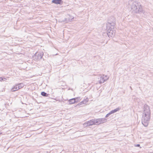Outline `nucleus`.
I'll return each mask as SVG.
<instances>
[{
	"label": "nucleus",
	"instance_id": "f257e3e1",
	"mask_svg": "<svg viewBox=\"0 0 153 153\" xmlns=\"http://www.w3.org/2000/svg\"><path fill=\"white\" fill-rule=\"evenodd\" d=\"M115 25V20L113 16L109 17L107 24L106 29L107 33L108 36L112 37L115 35V31L114 30V26Z\"/></svg>",
	"mask_w": 153,
	"mask_h": 153
},
{
	"label": "nucleus",
	"instance_id": "39448f33",
	"mask_svg": "<svg viewBox=\"0 0 153 153\" xmlns=\"http://www.w3.org/2000/svg\"><path fill=\"white\" fill-rule=\"evenodd\" d=\"M95 120L96 125H99L101 123H103L107 121V119L105 118L96 119Z\"/></svg>",
	"mask_w": 153,
	"mask_h": 153
},
{
	"label": "nucleus",
	"instance_id": "a211bd4d",
	"mask_svg": "<svg viewBox=\"0 0 153 153\" xmlns=\"http://www.w3.org/2000/svg\"><path fill=\"white\" fill-rule=\"evenodd\" d=\"M135 146L136 147H139L140 146V145L139 144H137L135 145Z\"/></svg>",
	"mask_w": 153,
	"mask_h": 153
},
{
	"label": "nucleus",
	"instance_id": "1a4fd4ad",
	"mask_svg": "<svg viewBox=\"0 0 153 153\" xmlns=\"http://www.w3.org/2000/svg\"><path fill=\"white\" fill-rule=\"evenodd\" d=\"M88 99L87 98H86V99H85L83 101H82L78 103V105L79 106L82 104H85L88 102Z\"/></svg>",
	"mask_w": 153,
	"mask_h": 153
},
{
	"label": "nucleus",
	"instance_id": "ddd939ff",
	"mask_svg": "<svg viewBox=\"0 0 153 153\" xmlns=\"http://www.w3.org/2000/svg\"><path fill=\"white\" fill-rule=\"evenodd\" d=\"M17 85L18 87V88L19 89L22 88L24 86V85L23 83H20L17 84Z\"/></svg>",
	"mask_w": 153,
	"mask_h": 153
},
{
	"label": "nucleus",
	"instance_id": "9d476101",
	"mask_svg": "<svg viewBox=\"0 0 153 153\" xmlns=\"http://www.w3.org/2000/svg\"><path fill=\"white\" fill-rule=\"evenodd\" d=\"M62 2V0H53L52 1L53 3L56 4H60Z\"/></svg>",
	"mask_w": 153,
	"mask_h": 153
},
{
	"label": "nucleus",
	"instance_id": "f03ea898",
	"mask_svg": "<svg viewBox=\"0 0 153 153\" xmlns=\"http://www.w3.org/2000/svg\"><path fill=\"white\" fill-rule=\"evenodd\" d=\"M150 111L149 106L145 104L144 106L143 111L142 118V123L143 125L148 126L150 119Z\"/></svg>",
	"mask_w": 153,
	"mask_h": 153
},
{
	"label": "nucleus",
	"instance_id": "dca6fc26",
	"mask_svg": "<svg viewBox=\"0 0 153 153\" xmlns=\"http://www.w3.org/2000/svg\"><path fill=\"white\" fill-rule=\"evenodd\" d=\"M7 79L5 78H1V77H0V81H5Z\"/></svg>",
	"mask_w": 153,
	"mask_h": 153
},
{
	"label": "nucleus",
	"instance_id": "4468645a",
	"mask_svg": "<svg viewBox=\"0 0 153 153\" xmlns=\"http://www.w3.org/2000/svg\"><path fill=\"white\" fill-rule=\"evenodd\" d=\"M75 100V103L76 102H79L81 99V97H76V98H74Z\"/></svg>",
	"mask_w": 153,
	"mask_h": 153
},
{
	"label": "nucleus",
	"instance_id": "f3484780",
	"mask_svg": "<svg viewBox=\"0 0 153 153\" xmlns=\"http://www.w3.org/2000/svg\"><path fill=\"white\" fill-rule=\"evenodd\" d=\"M68 22V21L67 20V19L65 18L64 20H62L61 22H65V23H66V22Z\"/></svg>",
	"mask_w": 153,
	"mask_h": 153
},
{
	"label": "nucleus",
	"instance_id": "7ed1b4c3",
	"mask_svg": "<svg viewBox=\"0 0 153 153\" xmlns=\"http://www.w3.org/2000/svg\"><path fill=\"white\" fill-rule=\"evenodd\" d=\"M129 7L131 8L133 12L136 13L143 12L141 4L134 0H129L128 1Z\"/></svg>",
	"mask_w": 153,
	"mask_h": 153
},
{
	"label": "nucleus",
	"instance_id": "423d86ee",
	"mask_svg": "<svg viewBox=\"0 0 153 153\" xmlns=\"http://www.w3.org/2000/svg\"><path fill=\"white\" fill-rule=\"evenodd\" d=\"M43 55V52H37L34 55V59L36 60L40 59L42 58Z\"/></svg>",
	"mask_w": 153,
	"mask_h": 153
},
{
	"label": "nucleus",
	"instance_id": "9b49d317",
	"mask_svg": "<svg viewBox=\"0 0 153 153\" xmlns=\"http://www.w3.org/2000/svg\"><path fill=\"white\" fill-rule=\"evenodd\" d=\"M19 89L18 88V87L17 85V84H16V85L13 87L11 89V91H12L14 92L16 91H17L19 90Z\"/></svg>",
	"mask_w": 153,
	"mask_h": 153
},
{
	"label": "nucleus",
	"instance_id": "6ab92c4d",
	"mask_svg": "<svg viewBox=\"0 0 153 153\" xmlns=\"http://www.w3.org/2000/svg\"><path fill=\"white\" fill-rule=\"evenodd\" d=\"M130 87L131 89H132L131 87V86H130Z\"/></svg>",
	"mask_w": 153,
	"mask_h": 153
},
{
	"label": "nucleus",
	"instance_id": "f8f14e48",
	"mask_svg": "<svg viewBox=\"0 0 153 153\" xmlns=\"http://www.w3.org/2000/svg\"><path fill=\"white\" fill-rule=\"evenodd\" d=\"M74 98H72L69 100V104H73L75 103V100Z\"/></svg>",
	"mask_w": 153,
	"mask_h": 153
},
{
	"label": "nucleus",
	"instance_id": "20e7f679",
	"mask_svg": "<svg viewBox=\"0 0 153 153\" xmlns=\"http://www.w3.org/2000/svg\"><path fill=\"white\" fill-rule=\"evenodd\" d=\"M100 78H98V81H99L100 84H102L104 83L105 81L108 79L109 77L107 75H103L102 76H99Z\"/></svg>",
	"mask_w": 153,
	"mask_h": 153
},
{
	"label": "nucleus",
	"instance_id": "2eb2a0df",
	"mask_svg": "<svg viewBox=\"0 0 153 153\" xmlns=\"http://www.w3.org/2000/svg\"><path fill=\"white\" fill-rule=\"evenodd\" d=\"M41 94L44 97H48V94L45 92H42L41 93Z\"/></svg>",
	"mask_w": 153,
	"mask_h": 153
},
{
	"label": "nucleus",
	"instance_id": "0eeeda50",
	"mask_svg": "<svg viewBox=\"0 0 153 153\" xmlns=\"http://www.w3.org/2000/svg\"><path fill=\"white\" fill-rule=\"evenodd\" d=\"M120 107H118L114 110H112L110 112L108 113L105 116V117H108L109 115L111 114H113L116 112L119 111L120 110Z\"/></svg>",
	"mask_w": 153,
	"mask_h": 153
},
{
	"label": "nucleus",
	"instance_id": "6e6552de",
	"mask_svg": "<svg viewBox=\"0 0 153 153\" xmlns=\"http://www.w3.org/2000/svg\"><path fill=\"white\" fill-rule=\"evenodd\" d=\"M95 120L92 119L90 121L87 122L86 124L87 126H90L94 125H96Z\"/></svg>",
	"mask_w": 153,
	"mask_h": 153
}]
</instances>
